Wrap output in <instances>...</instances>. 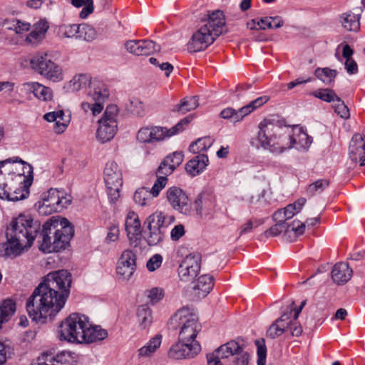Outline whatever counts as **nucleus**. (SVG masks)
<instances>
[{
  "label": "nucleus",
  "instance_id": "f257e3e1",
  "mask_svg": "<svg viewBox=\"0 0 365 365\" xmlns=\"http://www.w3.org/2000/svg\"><path fill=\"white\" fill-rule=\"evenodd\" d=\"M73 235V228L66 218L52 217L41 226L31 215L20 214L6 228V242L0 243V256L15 257L35 240L42 252H58L65 249Z\"/></svg>",
  "mask_w": 365,
  "mask_h": 365
},
{
  "label": "nucleus",
  "instance_id": "f03ea898",
  "mask_svg": "<svg viewBox=\"0 0 365 365\" xmlns=\"http://www.w3.org/2000/svg\"><path fill=\"white\" fill-rule=\"evenodd\" d=\"M72 277L61 269L48 274L26 302V310L35 322L54 317L65 306L70 294Z\"/></svg>",
  "mask_w": 365,
  "mask_h": 365
},
{
  "label": "nucleus",
  "instance_id": "7ed1b4c3",
  "mask_svg": "<svg viewBox=\"0 0 365 365\" xmlns=\"http://www.w3.org/2000/svg\"><path fill=\"white\" fill-rule=\"evenodd\" d=\"M258 129L259 144L274 155H280L292 148L307 150L312 143V137L298 125L282 127L264 119L259 123Z\"/></svg>",
  "mask_w": 365,
  "mask_h": 365
},
{
  "label": "nucleus",
  "instance_id": "20e7f679",
  "mask_svg": "<svg viewBox=\"0 0 365 365\" xmlns=\"http://www.w3.org/2000/svg\"><path fill=\"white\" fill-rule=\"evenodd\" d=\"M32 167L19 157L0 162V198L18 201L26 198L32 184Z\"/></svg>",
  "mask_w": 365,
  "mask_h": 365
},
{
  "label": "nucleus",
  "instance_id": "39448f33",
  "mask_svg": "<svg viewBox=\"0 0 365 365\" xmlns=\"http://www.w3.org/2000/svg\"><path fill=\"white\" fill-rule=\"evenodd\" d=\"M202 23L187 44V48L191 52L205 50L217 37L227 31L225 16L220 10L209 14L207 19L202 20Z\"/></svg>",
  "mask_w": 365,
  "mask_h": 365
},
{
  "label": "nucleus",
  "instance_id": "423d86ee",
  "mask_svg": "<svg viewBox=\"0 0 365 365\" xmlns=\"http://www.w3.org/2000/svg\"><path fill=\"white\" fill-rule=\"evenodd\" d=\"M170 329L179 330L178 339L192 343L202 329L196 310L192 307H184L178 309L168 322Z\"/></svg>",
  "mask_w": 365,
  "mask_h": 365
},
{
  "label": "nucleus",
  "instance_id": "0eeeda50",
  "mask_svg": "<svg viewBox=\"0 0 365 365\" xmlns=\"http://www.w3.org/2000/svg\"><path fill=\"white\" fill-rule=\"evenodd\" d=\"M307 300H303L297 307L292 302L289 307V312L284 313L281 317L273 323L267 331V336L271 339H275L281 336L285 331L289 330L294 336H299L302 333V328L298 323L297 319Z\"/></svg>",
  "mask_w": 365,
  "mask_h": 365
},
{
  "label": "nucleus",
  "instance_id": "6e6552de",
  "mask_svg": "<svg viewBox=\"0 0 365 365\" xmlns=\"http://www.w3.org/2000/svg\"><path fill=\"white\" fill-rule=\"evenodd\" d=\"M89 325L88 317L72 313L60 324L58 328V337L61 341L73 344H82L85 339V329Z\"/></svg>",
  "mask_w": 365,
  "mask_h": 365
},
{
  "label": "nucleus",
  "instance_id": "1a4fd4ad",
  "mask_svg": "<svg viewBox=\"0 0 365 365\" xmlns=\"http://www.w3.org/2000/svg\"><path fill=\"white\" fill-rule=\"evenodd\" d=\"M190 120V117H185L170 128L156 125L143 127L137 133V140L142 143L163 142L181 133Z\"/></svg>",
  "mask_w": 365,
  "mask_h": 365
},
{
  "label": "nucleus",
  "instance_id": "9d476101",
  "mask_svg": "<svg viewBox=\"0 0 365 365\" xmlns=\"http://www.w3.org/2000/svg\"><path fill=\"white\" fill-rule=\"evenodd\" d=\"M174 221V216L165 215L160 211H156L149 215L144 222L147 229L145 231L147 243L150 246L160 244L165 238L168 225Z\"/></svg>",
  "mask_w": 365,
  "mask_h": 365
},
{
  "label": "nucleus",
  "instance_id": "9b49d317",
  "mask_svg": "<svg viewBox=\"0 0 365 365\" xmlns=\"http://www.w3.org/2000/svg\"><path fill=\"white\" fill-rule=\"evenodd\" d=\"M71 200L72 197L64 190L51 188L42 194L41 200L38 202V211L44 215L60 212L71 204Z\"/></svg>",
  "mask_w": 365,
  "mask_h": 365
},
{
  "label": "nucleus",
  "instance_id": "f8f14e48",
  "mask_svg": "<svg viewBox=\"0 0 365 365\" xmlns=\"http://www.w3.org/2000/svg\"><path fill=\"white\" fill-rule=\"evenodd\" d=\"M118 109L115 105L106 107L102 117L98 120L96 138L101 143L111 140L118 131Z\"/></svg>",
  "mask_w": 365,
  "mask_h": 365
},
{
  "label": "nucleus",
  "instance_id": "ddd939ff",
  "mask_svg": "<svg viewBox=\"0 0 365 365\" xmlns=\"http://www.w3.org/2000/svg\"><path fill=\"white\" fill-rule=\"evenodd\" d=\"M109 96V91L105 85L98 82L89 86L86 101L81 103V109L85 113L89 112L93 116L99 115L103 110L104 101Z\"/></svg>",
  "mask_w": 365,
  "mask_h": 365
},
{
  "label": "nucleus",
  "instance_id": "4468645a",
  "mask_svg": "<svg viewBox=\"0 0 365 365\" xmlns=\"http://www.w3.org/2000/svg\"><path fill=\"white\" fill-rule=\"evenodd\" d=\"M103 180L110 202H116L120 197V192L123 185V173L120 168L115 161H108L106 164Z\"/></svg>",
  "mask_w": 365,
  "mask_h": 365
},
{
  "label": "nucleus",
  "instance_id": "2eb2a0df",
  "mask_svg": "<svg viewBox=\"0 0 365 365\" xmlns=\"http://www.w3.org/2000/svg\"><path fill=\"white\" fill-rule=\"evenodd\" d=\"M30 64L35 71L51 81L56 83L63 80L61 66L52 61L46 53L34 56Z\"/></svg>",
  "mask_w": 365,
  "mask_h": 365
},
{
  "label": "nucleus",
  "instance_id": "dca6fc26",
  "mask_svg": "<svg viewBox=\"0 0 365 365\" xmlns=\"http://www.w3.org/2000/svg\"><path fill=\"white\" fill-rule=\"evenodd\" d=\"M283 232L287 240L294 241L297 237L304 233V224L295 220L288 225L282 221L277 222L275 225L264 231L262 236L266 238L277 237Z\"/></svg>",
  "mask_w": 365,
  "mask_h": 365
},
{
  "label": "nucleus",
  "instance_id": "f3484780",
  "mask_svg": "<svg viewBox=\"0 0 365 365\" xmlns=\"http://www.w3.org/2000/svg\"><path fill=\"white\" fill-rule=\"evenodd\" d=\"M166 197L171 207L179 212L189 215L192 212V205L186 192L179 187L173 186L166 192Z\"/></svg>",
  "mask_w": 365,
  "mask_h": 365
},
{
  "label": "nucleus",
  "instance_id": "a211bd4d",
  "mask_svg": "<svg viewBox=\"0 0 365 365\" xmlns=\"http://www.w3.org/2000/svg\"><path fill=\"white\" fill-rule=\"evenodd\" d=\"M199 342L190 343L180 340L172 345L168 351V356L173 359H190L195 356L200 351Z\"/></svg>",
  "mask_w": 365,
  "mask_h": 365
},
{
  "label": "nucleus",
  "instance_id": "6ab92c4d",
  "mask_svg": "<svg viewBox=\"0 0 365 365\" xmlns=\"http://www.w3.org/2000/svg\"><path fill=\"white\" fill-rule=\"evenodd\" d=\"M201 265V257L199 254H190L180 263L178 275L182 281L192 280L199 273Z\"/></svg>",
  "mask_w": 365,
  "mask_h": 365
},
{
  "label": "nucleus",
  "instance_id": "aec40b11",
  "mask_svg": "<svg viewBox=\"0 0 365 365\" xmlns=\"http://www.w3.org/2000/svg\"><path fill=\"white\" fill-rule=\"evenodd\" d=\"M241 347L242 346L234 340L221 345L213 353L207 355V365H222L221 359L235 355L240 351Z\"/></svg>",
  "mask_w": 365,
  "mask_h": 365
},
{
  "label": "nucleus",
  "instance_id": "412c9836",
  "mask_svg": "<svg viewBox=\"0 0 365 365\" xmlns=\"http://www.w3.org/2000/svg\"><path fill=\"white\" fill-rule=\"evenodd\" d=\"M136 269V256L130 250H125L120 255L116 267L118 275L128 279Z\"/></svg>",
  "mask_w": 365,
  "mask_h": 365
},
{
  "label": "nucleus",
  "instance_id": "4be33fe9",
  "mask_svg": "<svg viewBox=\"0 0 365 365\" xmlns=\"http://www.w3.org/2000/svg\"><path fill=\"white\" fill-rule=\"evenodd\" d=\"M125 46L129 53L137 56H148L160 50V46L151 40H130Z\"/></svg>",
  "mask_w": 365,
  "mask_h": 365
},
{
  "label": "nucleus",
  "instance_id": "5701e85b",
  "mask_svg": "<svg viewBox=\"0 0 365 365\" xmlns=\"http://www.w3.org/2000/svg\"><path fill=\"white\" fill-rule=\"evenodd\" d=\"M73 354L69 351H62L53 355L43 353L39 356L34 365H75Z\"/></svg>",
  "mask_w": 365,
  "mask_h": 365
},
{
  "label": "nucleus",
  "instance_id": "b1692460",
  "mask_svg": "<svg viewBox=\"0 0 365 365\" xmlns=\"http://www.w3.org/2000/svg\"><path fill=\"white\" fill-rule=\"evenodd\" d=\"M365 142L361 134L353 135L349 144V157L352 161L359 162L360 166L365 165Z\"/></svg>",
  "mask_w": 365,
  "mask_h": 365
},
{
  "label": "nucleus",
  "instance_id": "393cba45",
  "mask_svg": "<svg viewBox=\"0 0 365 365\" xmlns=\"http://www.w3.org/2000/svg\"><path fill=\"white\" fill-rule=\"evenodd\" d=\"M43 119L48 122H54L53 130L56 134H61L67 129L70 121V115H66L63 110L46 113Z\"/></svg>",
  "mask_w": 365,
  "mask_h": 365
},
{
  "label": "nucleus",
  "instance_id": "a878e982",
  "mask_svg": "<svg viewBox=\"0 0 365 365\" xmlns=\"http://www.w3.org/2000/svg\"><path fill=\"white\" fill-rule=\"evenodd\" d=\"M306 203V199L301 197L292 204L288 205L284 209L276 211L273 215V220L276 222H284L292 218L296 213L301 211Z\"/></svg>",
  "mask_w": 365,
  "mask_h": 365
},
{
  "label": "nucleus",
  "instance_id": "bb28decb",
  "mask_svg": "<svg viewBox=\"0 0 365 365\" xmlns=\"http://www.w3.org/2000/svg\"><path fill=\"white\" fill-rule=\"evenodd\" d=\"M125 230L130 241H136L141 236V223L134 211H129L125 218Z\"/></svg>",
  "mask_w": 365,
  "mask_h": 365
},
{
  "label": "nucleus",
  "instance_id": "cd10ccee",
  "mask_svg": "<svg viewBox=\"0 0 365 365\" xmlns=\"http://www.w3.org/2000/svg\"><path fill=\"white\" fill-rule=\"evenodd\" d=\"M352 273V269L347 263L339 262L333 267L331 279L336 284H343L350 280Z\"/></svg>",
  "mask_w": 365,
  "mask_h": 365
},
{
  "label": "nucleus",
  "instance_id": "c85d7f7f",
  "mask_svg": "<svg viewBox=\"0 0 365 365\" xmlns=\"http://www.w3.org/2000/svg\"><path fill=\"white\" fill-rule=\"evenodd\" d=\"M85 339H83L82 344H91L102 341L107 338L108 331L101 326L93 325L89 321V325L86 326L85 329Z\"/></svg>",
  "mask_w": 365,
  "mask_h": 365
},
{
  "label": "nucleus",
  "instance_id": "c756f323",
  "mask_svg": "<svg viewBox=\"0 0 365 365\" xmlns=\"http://www.w3.org/2000/svg\"><path fill=\"white\" fill-rule=\"evenodd\" d=\"M208 157L205 154H199L190 160L185 165L187 173L194 177L200 175L207 167Z\"/></svg>",
  "mask_w": 365,
  "mask_h": 365
},
{
  "label": "nucleus",
  "instance_id": "7c9ffc66",
  "mask_svg": "<svg viewBox=\"0 0 365 365\" xmlns=\"http://www.w3.org/2000/svg\"><path fill=\"white\" fill-rule=\"evenodd\" d=\"M213 285L212 276L210 274L201 275L195 282L193 286L195 294L200 298L205 297L212 289Z\"/></svg>",
  "mask_w": 365,
  "mask_h": 365
},
{
  "label": "nucleus",
  "instance_id": "2f4dec72",
  "mask_svg": "<svg viewBox=\"0 0 365 365\" xmlns=\"http://www.w3.org/2000/svg\"><path fill=\"white\" fill-rule=\"evenodd\" d=\"M162 343V336L156 334L152 337L143 346L138 350L139 358H148L153 356L160 348Z\"/></svg>",
  "mask_w": 365,
  "mask_h": 365
},
{
  "label": "nucleus",
  "instance_id": "473e14b6",
  "mask_svg": "<svg viewBox=\"0 0 365 365\" xmlns=\"http://www.w3.org/2000/svg\"><path fill=\"white\" fill-rule=\"evenodd\" d=\"M360 14L348 11L341 15V23L346 30L356 32L360 29Z\"/></svg>",
  "mask_w": 365,
  "mask_h": 365
},
{
  "label": "nucleus",
  "instance_id": "72a5a7b5",
  "mask_svg": "<svg viewBox=\"0 0 365 365\" xmlns=\"http://www.w3.org/2000/svg\"><path fill=\"white\" fill-rule=\"evenodd\" d=\"M214 203L210 193L202 192L200 193L193 202V207L197 215H201L203 210H210Z\"/></svg>",
  "mask_w": 365,
  "mask_h": 365
},
{
  "label": "nucleus",
  "instance_id": "f704fd0d",
  "mask_svg": "<svg viewBox=\"0 0 365 365\" xmlns=\"http://www.w3.org/2000/svg\"><path fill=\"white\" fill-rule=\"evenodd\" d=\"M48 29L46 21H39L34 24L33 30L26 36V41L31 43H36L41 41Z\"/></svg>",
  "mask_w": 365,
  "mask_h": 365
},
{
  "label": "nucleus",
  "instance_id": "c9c22d12",
  "mask_svg": "<svg viewBox=\"0 0 365 365\" xmlns=\"http://www.w3.org/2000/svg\"><path fill=\"white\" fill-rule=\"evenodd\" d=\"M93 83H91V78L88 74H78L73 77L69 81L68 88L70 91L75 92L83 88H86L88 86H92ZM94 84H96L94 83Z\"/></svg>",
  "mask_w": 365,
  "mask_h": 365
},
{
  "label": "nucleus",
  "instance_id": "e433bc0d",
  "mask_svg": "<svg viewBox=\"0 0 365 365\" xmlns=\"http://www.w3.org/2000/svg\"><path fill=\"white\" fill-rule=\"evenodd\" d=\"M198 99L197 96L185 97L180 101V103L174 106L173 111L185 114L198 106Z\"/></svg>",
  "mask_w": 365,
  "mask_h": 365
},
{
  "label": "nucleus",
  "instance_id": "4c0bfd02",
  "mask_svg": "<svg viewBox=\"0 0 365 365\" xmlns=\"http://www.w3.org/2000/svg\"><path fill=\"white\" fill-rule=\"evenodd\" d=\"M33 96L41 101L48 102L53 99V91L49 87L38 82H35Z\"/></svg>",
  "mask_w": 365,
  "mask_h": 365
},
{
  "label": "nucleus",
  "instance_id": "58836bf2",
  "mask_svg": "<svg viewBox=\"0 0 365 365\" xmlns=\"http://www.w3.org/2000/svg\"><path fill=\"white\" fill-rule=\"evenodd\" d=\"M242 110V107L237 110L232 108H226L220 112V116L223 119L230 120V122L236 123L242 121L246 117Z\"/></svg>",
  "mask_w": 365,
  "mask_h": 365
},
{
  "label": "nucleus",
  "instance_id": "ea45409f",
  "mask_svg": "<svg viewBox=\"0 0 365 365\" xmlns=\"http://www.w3.org/2000/svg\"><path fill=\"white\" fill-rule=\"evenodd\" d=\"M213 142L214 140L209 136L198 138L196 141L190 144L189 150L193 153H200V152L206 151L209 149Z\"/></svg>",
  "mask_w": 365,
  "mask_h": 365
},
{
  "label": "nucleus",
  "instance_id": "a19ab883",
  "mask_svg": "<svg viewBox=\"0 0 365 365\" xmlns=\"http://www.w3.org/2000/svg\"><path fill=\"white\" fill-rule=\"evenodd\" d=\"M315 76L325 84H330L337 75V71L329 68H317L314 71Z\"/></svg>",
  "mask_w": 365,
  "mask_h": 365
},
{
  "label": "nucleus",
  "instance_id": "79ce46f5",
  "mask_svg": "<svg viewBox=\"0 0 365 365\" xmlns=\"http://www.w3.org/2000/svg\"><path fill=\"white\" fill-rule=\"evenodd\" d=\"M247 29L250 30H266L272 28V16L256 18L247 23Z\"/></svg>",
  "mask_w": 365,
  "mask_h": 365
},
{
  "label": "nucleus",
  "instance_id": "37998d69",
  "mask_svg": "<svg viewBox=\"0 0 365 365\" xmlns=\"http://www.w3.org/2000/svg\"><path fill=\"white\" fill-rule=\"evenodd\" d=\"M138 320L143 328L148 327L152 322L151 309L147 304H143L137 310Z\"/></svg>",
  "mask_w": 365,
  "mask_h": 365
},
{
  "label": "nucleus",
  "instance_id": "c03bdc74",
  "mask_svg": "<svg viewBox=\"0 0 365 365\" xmlns=\"http://www.w3.org/2000/svg\"><path fill=\"white\" fill-rule=\"evenodd\" d=\"M16 311V304L11 299H6L0 304V317L4 322H8Z\"/></svg>",
  "mask_w": 365,
  "mask_h": 365
},
{
  "label": "nucleus",
  "instance_id": "a18cd8bd",
  "mask_svg": "<svg viewBox=\"0 0 365 365\" xmlns=\"http://www.w3.org/2000/svg\"><path fill=\"white\" fill-rule=\"evenodd\" d=\"M152 195L145 187L138 189L133 195L135 202L140 206L149 205L152 201Z\"/></svg>",
  "mask_w": 365,
  "mask_h": 365
},
{
  "label": "nucleus",
  "instance_id": "49530a36",
  "mask_svg": "<svg viewBox=\"0 0 365 365\" xmlns=\"http://www.w3.org/2000/svg\"><path fill=\"white\" fill-rule=\"evenodd\" d=\"M96 29L87 24H79L78 38L87 41H91L96 38Z\"/></svg>",
  "mask_w": 365,
  "mask_h": 365
},
{
  "label": "nucleus",
  "instance_id": "de8ad7c7",
  "mask_svg": "<svg viewBox=\"0 0 365 365\" xmlns=\"http://www.w3.org/2000/svg\"><path fill=\"white\" fill-rule=\"evenodd\" d=\"M312 95L317 98H319L325 102L331 103L335 102L339 96L335 92L329 88L318 89L314 91Z\"/></svg>",
  "mask_w": 365,
  "mask_h": 365
},
{
  "label": "nucleus",
  "instance_id": "09e8293b",
  "mask_svg": "<svg viewBox=\"0 0 365 365\" xmlns=\"http://www.w3.org/2000/svg\"><path fill=\"white\" fill-rule=\"evenodd\" d=\"M269 98L267 96H260L252 101L247 105L242 106V112H244L245 116H247L252 112H253L255 110L266 103L269 101Z\"/></svg>",
  "mask_w": 365,
  "mask_h": 365
},
{
  "label": "nucleus",
  "instance_id": "8fccbe9b",
  "mask_svg": "<svg viewBox=\"0 0 365 365\" xmlns=\"http://www.w3.org/2000/svg\"><path fill=\"white\" fill-rule=\"evenodd\" d=\"M329 185V181L327 179H320L310 184L308 187L307 192L311 195L321 193Z\"/></svg>",
  "mask_w": 365,
  "mask_h": 365
},
{
  "label": "nucleus",
  "instance_id": "3c124183",
  "mask_svg": "<svg viewBox=\"0 0 365 365\" xmlns=\"http://www.w3.org/2000/svg\"><path fill=\"white\" fill-rule=\"evenodd\" d=\"M9 29L14 30L17 34H23L31 29V24L26 21L14 19L10 23Z\"/></svg>",
  "mask_w": 365,
  "mask_h": 365
},
{
  "label": "nucleus",
  "instance_id": "603ef678",
  "mask_svg": "<svg viewBox=\"0 0 365 365\" xmlns=\"http://www.w3.org/2000/svg\"><path fill=\"white\" fill-rule=\"evenodd\" d=\"M168 182V178L165 176H158L152 188L149 190L153 197L159 195L160 191L165 187Z\"/></svg>",
  "mask_w": 365,
  "mask_h": 365
},
{
  "label": "nucleus",
  "instance_id": "864d4df0",
  "mask_svg": "<svg viewBox=\"0 0 365 365\" xmlns=\"http://www.w3.org/2000/svg\"><path fill=\"white\" fill-rule=\"evenodd\" d=\"M334 111L341 118L347 119L350 116L349 110L344 101L339 97L334 102Z\"/></svg>",
  "mask_w": 365,
  "mask_h": 365
},
{
  "label": "nucleus",
  "instance_id": "5fc2aeb1",
  "mask_svg": "<svg viewBox=\"0 0 365 365\" xmlns=\"http://www.w3.org/2000/svg\"><path fill=\"white\" fill-rule=\"evenodd\" d=\"M184 155L182 151H175L171 155H168L165 160L166 163H170L175 170L183 161Z\"/></svg>",
  "mask_w": 365,
  "mask_h": 365
},
{
  "label": "nucleus",
  "instance_id": "6e6d98bb",
  "mask_svg": "<svg viewBox=\"0 0 365 365\" xmlns=\"http://www.w3.org/2000/svg\"><path fill=\"white\" fill-rule=\"evenodd\" d=\"M120 230L118 225H112L108 227L105 242L110 244L117 242L119 239Z\"/></svg>",
  "mask_w": 365,
  "mask_h": 365
},
{
  "label": "nucleus",
  "instance_id": "4d7b16f0",
  "mask_svg": "<svg viewBox=\"0 0 365 365\" xmlns=\"http://www.w3.org/2000/svg\"><path fill=\"white\" fill-rule=\"evenodd\" d=\"M36 81H29L21 85L19 88V95L28 99H31V96L34 94Z\"/></svg>",
  "mask_w": 365,
  "mask_h": 365
},
{
  "label": "nucleus",
  "instance_id": "13d9d810",
  "mask_svg": "<svg viewBox=\"0 0 365 365\" xmlns=\"http://www.w3.org/2000/svg\"><path fill=\"white\" fill-rule=\"evenodd\" d=\"M263 223L264 220L262 219H256L255 222L252 220H248L246 223L241 225L240 228V236L250 232L252 230L255 225V227H257L260 225H262Z\"/></svg>",
  "mask_w": 365,
  "mask_h": 365
},
{
  "label": "nucleus",
  "instance_id": "bf43d9fd",
  "mask_svg": "<svg viewBox=\"0 0 365 365\" xmlns=\"http://www.w3.org/2000/svg\"><path fill=\"white\" fill-rule=\"evenodd\" d=\"M162 262L163 257L160 254H155L147 262V269L150 272H153L161 266Z\"/></svg>",
  "mask_w": 365,
  "mask_h": 365
},
{
  "label": "nucleus",
  "instance_id": "052dcab7",
  "mask_svg": "<svg viewBox=\"0 0 365 365\" xmlns=\"http://www.w3.org/2000/svg\"><path fill=\"white\" fill-rule=\"evenodd\" d=\"M256 345L257 346V365H265L267 348L263 341L261 342L260 341H257Z\"/></svg>",
  "mask_w": 365,
  "mask_h": 365
},
{
  "label": "nucleus",
  "instance_id": "680f3d73",
  "mask_svg": "<svg viewBox=\"0 0 365 365\" xmlns=\"http://www.w3.org/2000/svg\"><path fill=\"white\" fill-rule=\"evenodd\" d=\"M234 361V365H248L250 360V355L243 350L242 346L240 351L237 353Z\"/></svg>",
  "mask_w": 365,
  "mask_h": 365
},
{
  "label": "nucleus",
  "instance_id": "e2e57ef3",
  "mask_svg": "<svg viewBox=\"0 0 365 365\" xmlns=\"http://www.w3.org/2000/svg\"><path fill=\"white\" fill-rule=\"evenodd\" d=\"M175 169L171 166L170 163H166L165 160L160 164L158 170V176H165L168 178V175H171Z\"/></svg>",
  "mask_w": 365,
  "mask_h": 365
},
{
  "label": "nucleus",
  "instance_id": "0e129e2a",
  "mask_svg": "<svg viewBox=\"0 0 365 365\" xmlns=\"http://www.w3.org/2000/svg\"><path fill=\"white\" fill-rule=\"evenodd\" d=\"M63 35L67 38H73L75 37L78 38V31H79V24H71L68 26H64L63 28Z\"/></svg>",
  "mask_w": 365,
  "mask_h": 365
},
{
  "label": "nucleus",
  "instance_id": "69168bd1",
  "mask_svg": "<svg viewBox=\"0 0 365 365\" xmlns=\"http://www.w3.org/2000/svg\"><path fill=\"white\" fill-rule=\"evenodd\" d=\"M185 233V227L182 224L174 226L170 232V238L173 241L179 240Z\"/></svg>",
  "mask_w": 365,
  "mask_h": 365
},
{
  "label": "nucleus",
  "instance_id": "338daca9",
  "mask_svg": "<svg viewBox=\"0 0 365 365\" xmlns=\"http://www.w3.org/2000/svg\"><path fill=\"white\" fill-rule=\"evenodd\" d=\"M163 290L161 288L155 287L149 290L148 297L153 303H157L163 297Z\"/></svg>",
  "mask_w": 365,
  "mask_h": 365
},
{
  "label": "nucleus",
  "instance_id": "774afa93",
  "mask_svg": "<svg viewBox=\"0 0 365 365\" xmlns=\"http://www.w3.org/2000/svg\"><path fill=\"white\" fill-rule=\"evenodd\" d=\"M345 68L349 74H355L358 71L356 63L352 58H348L345 61Z\"/></svg>",
  "mask_w": 365,
  "mask_h": 365
}]
</instances>
